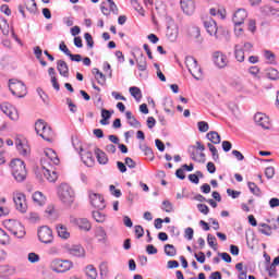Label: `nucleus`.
<instances>
[{
    "label": "nucleus",
    "mask_w": 279,
    "mask_h": 279,
    "mask_svg": "<svg viewBox=\"0 0 279 279\" xmlns=\"http://www.w3.org/2000/svg\"><path fill=\"white\" fill-rule=\"evenodd\" d=\"M44 154L45 157H43L40 161L44 177L48 182H56V180H58V172L53 167L60 165V158H58L56 150L51 148H47Z\"/></svg>",
    "instance_id": "obj_1"
},
{
    "label": "nucleus",
    "mask_w": 279,
    "mask_h": 279,
    "mask_svg": "<svg viewBox=\"0 0 279 279\" xmlns=\"http://www.w3.org/2000/svg\"><path fill=\"white\" fill-rule=\"evenodd\" d=\"M44 154L45 157H43L40 161L44 177L48 182H56V180H58V172L53 167L60 165V158H58L56 150L51 148H47Z\"/></svg>",
    "instance_id": "obj_2"
},
{
    "label": "nucleus",
    "mask_w": 279,
    "mask_h": 279,
    "mask_svg": "<svg viewBox=\"0 0 279 279\" xmlns=\"http://www.w3.org/2000/svg\"><path fill=\"white\" fill-rule=\"evenodd\" d=\"M58 197L62 204H65V206H71V204L75 202V191H73L71 185L62 183L58 187Z\"/></svg>",
    "instance_id": "obj_3"
},
{
    "label": "nucleus",
    "mask_w": 279,
    "mask_h": 279,
    "mask_svg": "<svg viewBox=\"0 0 279 279\" xmlns=\"http://www.w3.org/2000/svg\"><path fill=\"white\" fill-rule=\"evenodd\" d=\"M12 175L16 182H24L27 178V169L25 168V161L21 159H13L11 161Z\"/></svg>",
    "instance_id": "obj_4"
},
{
    "label": "nucleus",
    "mask_w": 279,
    "mask_h": 279,
    "mask_svg": "<svg viewBox=\"0 0 279 279\" xmlns=\"http://www.w3.org/2000/svg\"><path fill=\"white\" fill-rule=\"evenodd\" d=\"M50 269L56 274H66V271L73 269V262L56 258L50 263Z\"/></svg>",
    "instance_id": "obj_5"
},
{
    "label": "nucleus",
    "mask_w": 279,
    "mask_h": 279,
    "mask_svg": "<svg viewBox=\"0 0 279 279\" xmlns=\"http://www.w3.org/2000/svg\"><path fill=\"white\" fill-rule=\"evenodd\" d=\"M9 89L12 95L19 98H23L27 95V86H25V83L15 78L9 80Z\"/></svg>",
    "instance_id": "obj_6"
},
{
    "label": "nucleus",
    "mask_w": 279,
    "mask_h": 279,
    "mask_svg": "<svg viewBox=\"0 0 279 279\" xmlns=\"http://www.w3.org/2000/svg\"><path fill=\"white\" fill-rule=\"evenodd\" d=\"M185 66L189 70V73L194 77V80L202 78V66L197 64V59L194 57H186L185 58Z\"/></svg>",
    "instance_id": "obj_7"
},
{
    "label": "nucleus",
    "mask_w": 279,
    "mask_h": 279,
    "mask_svg": "<svg viewBox=\"0 0 279 279\" xmlns=\"http://www.w3.org/2000/svg\"><path fill=\"white\" fill-rule=\"evenodd\" d=\"M5 228L13 236H16V239H23V236H25V227H23L20 221L9 220L5 223Z\"/></svg>",
    "instance_id": "obj_8"
},
{
    "label": "nucleus",
    "mask_w": 279,
    "mask_h": 279,
    "mask_svg": "<svg viewBox=\"0 0 279 279\" xmlns=\"http://www.w3.org/2000/svg\"><path fill=\"white\" fill-rule=\"evenodd\" d=\"M132 56L135 58L138 71H147V57H145L143 50L138 47H135L133 48Z\"/></svg>",
    "instance_id": "obj_9"
},
{
    "label": "nucleus",
    "mask_w": 279,
    "mask_h": 279,
    "mask_svg": "<svg viewBox=\"0 0 279 279\" xmlns=\"http://www.w3.org/2000/svg\"><path fill=\"white\" fill-rule=\"evenodd\" d=\"M0 110L11 119V121H19V110L16 107L12 106L10 102L0 104Z\"/></svg>",
    "instance_id": "obj_10"
},
{
    "label": "nucleus",
    "mask_w": 279,
    "mask_h": 279,
    "mask_svg": "<svg viewBox=\"0 0 279 279\" xmlns=\"http://www.w3.org/2000/svg\"><path fill=\"white\" fill-rule=\"evenodd\" d=\"M13 202L15 204L16 210L20 213H27V199L25 194L17 192L13 194Z\"/></svg>",
    "instance_id": "obj_11"
},
{
    "label": "nucleus",
    "mask_w": 279,
    "mask_h": 279,
    "mask_svg": "<svg viewBox=\"0 0 279 279\" xmlns=\"http://www.w3.org/2000/svg\"><path fill=\"white\" fill-rule=\"evenodd\" d=\"M38 239L41 243L46 245L49 243H53V231L47 226L41 227L38 230Z\"/></svg>",
    "instance_id": "obj_12"
},
{
    "label": "nucleus",
    "mask_w": 279,
    "mask_h": 279,
    "mask_svg": "<svg viewBox=\"0 0 279 279\" xmlns=\"http://www.w3.org/2000/svg\"><path fill=\"white\" fill-rule=\"evenodd\" d=\"M89 202L90 205L98 210H104V208H106V201L104 199V196H101V194L89 192Z\"/></svg>",
    "instance_id": "obj_13"
},
{
    "label": "nucleus",
    "mask_w": 279,
    "mask_h": 279,
    "mask_svg": "<svg viewBox=\"0 0 279 279\" xmlns=\"http://www.w3.org/2000/svg\"><path fill=\"white\" fill-rule=\"evenodd\" d=\"M65 250L70 256H74L76 258H84V256H86V251L80 244L66 245Z\"/></svg>",
    "instance_id": "obj_14"
},
{
    "label": "nucleus",
    "mask_w": 279,
    "mask_h": 279,
    "mask_svg": "<svg viewBox=\"0 0 279 279\" xmlns=\"http://www.w3.org/2000/svg\"><path fill=\"white\" fill-rule=\"evenodd\" d=\"M70 223L77 226L80 230H84L85 232H89L90 228H93V225H90V221H88L86 218L71 217Z\"/></svg>",
    "instance_id": "obj_15"
},
{
    "label": "nucleus",
    "mask_w": 279,
    "mask_h": 279,
    "mask_svg": "<svg viewBox=\"0 0 279 279\" xmlns=\"http://www.w3.org/2000/svg\"><path fill=\"white\" fill-rule=\"evenodd\" d=\"M214 63L218 69H226L228 66V56L221 51H216L213 53Z\"/></svg>",
    "instance_id": "obj_16"
},
{
    "label": "nucleus",
    "mask_w": 279,
    "mask_h": 279,
    "mask_svg": "<svg viewBox=\"0 0 279 279\" xmlns=\"http://www.w3.org/2000/svg\"><path fill=\"white\" fill-rule=\"evenodd\" d=\"M203 25L209 36H215L217 38V22H215L213 17H207L206 20H204Z\"/></svg>",
    "instance_id": "obj_17"
},
{
    "label": "nucleus",
    "mask_w": 279,
    "mask_h": 279,
    "mask_svg": "<svg viewBox=\"0 0 279 279\" xmlns=\"http://www.w3.org/2000/svg\"><path fill=\"white\" fill-rule=\"evenodd\" d=\"M181 10L187 16L195 13V0H180Z\"/></svg>",
    "instance_id": "obj_18"
},
{
    "label": "nucleus",
    "mask_w": 279,
    "mask_h": 279,
    "mask_svg": "<svg viewBox=\"0 0 279 279\" xmlns=\"http://www.w3.org/2000/svg\"><path fill=\"white\" fill-rule=\"evenodd\" d=\"M245 19H247V11L245 9H238L233 14L232 21L234 25H243Z\"/></svg>",
    "instance_id": "obj_19"
},
{
    "label": "nucleus",
    "mask_w": 279,
    "mask_h": 279,
    "mask_svg": "<svg viewBox=\"0 0 279 279\" xmlns=\"http://www.w3.org/2000/svg\"><path fill=\"white\" fill-rule=\"evenodd\" d=\"M254 121L256 125H259L264 130H269V117L264 113H256L254 116Z\"/></svg>",
    "instance_id": "obj_20"
},
{
    "label": "nucleus",
    "mask_w": 279,
    "mask_h": 279,
    "mask_svg": "<svg viewBox=\"0 0 279 279\" xmlns=\"http://www.w3.org/2000/svg\"><path fill=\"white\" fill-rule=\"evenodd\" d=\"M81 159L86 165V167H93L95 165V157H93V151H85L81 154Z\"/></svg>",
    "instance_id": "obj_21"
},
{
    "label": "nucleus",
    "mask_w": 279,
    "mask_h": 279,
    "mask_svg": "<svg viewBox=\"0 0 279 279\" xmlns=\"http://www.w3.org/2000/svg\"><path fill=\"white\" fill-rule=\"evenodd\" d=\"M112 114H114V110H107L101 109V120L100 125H110V119L112 118Z\"/></svg>",
    "instance_id": "obj_22"
},
{
    "label": "nucleus",
    "mask_w": 279,
    "mask_h": 279,
    "mask_svg": "<svg viewBox=\"0 0 279 279\" xmlns=\"http://www.w3.org/2000/svg\"><path fill=\"white\" fill-rule=\"evenodd\" d=\"M57 69L62 77H69V64H66V61L59 60L57 62Z\"/></svg>",
    "instance_id": "obj_23"
},
{
    "label": "nucleus",
    "mask_w": 279,
    "mask_h": 279,
    "mask_svg": "<svg viewBox=\"0 0 279 279\" xmlns=\"http://www.w3.org/2000/svg\"><path fill=\"white\" fill-rule=\"evenodd\" d=\"M95 156L99 165H108V155L100 148H95Z\"/></svg>",
    "instance_id": "obj_24"
},
{
    "label": "nucleus",
    "mask_w": 279,
    "mask_h": 279,
    "mask_svg": "<svg viewBox=\"0 0 279 279\" xmlns=\"http://www.w3.org/2000/svg\"><path fill=\"white\" fill-rule=\"evenodd\" d=\"M234 57L238 62H245V51L243 50V46H234Z\"/></svg>",
    "instance_id": "obj_25"
},
{
    "label": "nucleus",
    "mask_w": 279,
    "mask_h": 279,
    "mask_svg": "<svg viewBox=\"0 0 279 279\" xmlns=\"http://www.w3.org/2000/svg\"><path fill=\"white\" fill-rule=\"evenodd\" d=\"M41 138H44V141H47L48 143H51V141H53V130H51V126L47 125L43 132L40 133Z\"/></svg>",
    "instance_id": "obj_26"
},
{
    "label": "nucleus",
    "mask_w": 279,
    "mask_h": 279,
    "mask_svg": "<svg viewBox=\"0 0 279 279\" xmlns=\"http://www.w3.org/2000/svg\"><path fill=\"white\" fill-rule=\"evenodd\" d=\"M57 232H58V236H60V239L66 240V239L71 238V233L69 232V229L64 225H58Z\"/></svg>",
    "instance_id": "obj_27"
},
{
    "label": "nucleus",
    "mask_w": 279,
    "mask_h": 279,
    "mask_svg": "<svg viewBox=\"0 0 279 279\" xmlns=\"http://www.w3.org/2000/svg\"><path fill=\"white\" fill-rule=\"evenodd\" d=\"M93 75H95V80L97 81L98 84H100V86H104V84H106V75L104 73H101V71H99V69L94 68L92 70Z\"/></svg>",
    "instance_id": "obj_28"
},
{
    "label": "nucleus",
    "mask_w": 279,
    "mask_h": 279,
    "mask_svg": "<svg viewBox=\"0 0 279 279\" xmlns=\"http://www.w3.org/2000/svg\"><path fill=\"white\" fill-rule=\"evenodd\" d=\"M206 138L210 141L214 145H219L221 143V136L217 131H210L209 133L206 134Z\"/></svg>",
    "instance_id": "obj_29"
},
{
    "label": "nucleus",
    "mask_w": 279,
    "mask_h": 279,
    "mask_svg": "<svg viewBox=\"0 0 279 279\" xmlns=\"http://www.w3.org/2000/svg\"><path fill=\"white\" fill-rule=\"evenodd\" d=\"M15 145H16V149H17L19 154H21V156H27V154H29V146H27L26 144H23V142H21V140H16Z\"/></svg>",
    "instance_id": "obj_30"
},
{
    "label": "nucleus",
    "mask_w": 279,
    "mask_h": 279,
    "mask_svg": "<svg viewBox=\"0 0 279 279\" xmlns=\"http://www.w3.org/2000/svg\"><path fill=\"white\" fill-rule=\"evenodd\" d=\"M95 236L99 241V243H104L106 241V230L102 227H97L95 230Z\"/></svg>",
    "instance_id": "obj_31"
},
{
    "label": "nucleus",
    "mask_w": 279,
    "mask_h": 279,
    "mask_svg": "<svg viewBox=\"0 0 279 279\" xmlns=\"http://www.w3.org/2000/svg\"><path fill=\"white\" fill-rule=\"evenodd\" d=\"M258 232L265 234V236H271V226L263 222L258 225Z\"/></svg>",
    "instance_id": "obj_32"
},
{
    "label": "nucleus",
    "mask_w": 279,
    "mask_h": 279,
    "mask_svg": "<svg viewBox=\"0 0 279 279\" xmlns=\"http://www.w3.org/2000/svg\"><path fill=\"white\" fill-rule=\"evenodd\" d=\"M247 186H248V190L251 191V193L253 195H255L256 197H260L263 195L260 187H258V185H256V183L247 182Z\"/></svg>",
    "instance_id": "obj_33"
},
{
    "label": "nucleus",
    "mask_w": 279,
    "mask_h": 279,
    "mask_svg": "<svg viewBox=\"0 0 279 279\" xmlns=\"http://www.w3.org/2000/svg\"><path fill=\"white\" fill-rule=\"evenodd\" d=\"M85 274L88 279H97V268L93 265L85 268Z\"/></svg>",
    "instance_id": "obj_34"
},
{
    "label": "nucleus",
    "mask_w": 279,
    "mask_h": 279,
    "mask_svg": "<svg viewBox=\"0 0 279 279\" xmlns=\"http://www.w3.org/2000/svg\"><path fill=\"white\" fill-rule=\"evenodd\" d=\"M25 8L31 14H36L38 10L35 0H25Z\"/></svg>",
    "instance_id": "obj_35"
},
{
    "label": "nucleus",
    "mask_w": 279,
    "mask_h": 279,
    "mask_svg": "<svg viewBox=\"0 0 279 279\" xmlns=\"http://www.w3.org/2000/svg\"><path fill=\"white\" fill-rule=\"evenodd\" d=\"M209 14L211 16H218V19H221L223 21V19H226V9H215V8H211L209 10Z\"/></svg>",
    "instance_id": "obj_36"
},
{
    "label": "nucleus",
    "mask_w": 279,
    "mask_h": 279,
    "mask_svg": "<svg viewBox=\"0 0 279 279\" xmlns=\"http://www.w3.org/2000/svg\"><path fill=\"white\" fill-rule=\"evenodd\" d=\"M46 199L47 198H45V195L43 194V192H35L33 194V201L35 202V204H38V206H43Z\"/></svg>",
    "instance_id": "obj_37"
},
{
    "label": "nucleus",
    "mask_w": 279,
    "mask_h": 279,
    "mask_svg": "<svg viewBox=\"0 0 279 279\" xmlns=\"http://www.w3.org/2000/svg\"><path fill=\"white\" fill-rule=\"evenodd\" d=\"M129 90H130L132 97H134V99H136L137 101H140V99L143 98V94L141 92V88H138L136 86H133V87H130Z\"/></svg>",
    "instance_id": "obj_38"
},
{
    "label": "nucleus",
    "mask_w": 279,
    "mask_h": 279,
    "mask_svg": "<svg viewBox=\"0 0 279 279\" xmlns=\"http://www.w3.org/2000/svg\"><path fill=\"white\" fill-rule=\"evenodd\" d=\"M235 269L239 271V275H238L239 279H247V271L243 270V263H238L235 265Z\"/></svg>",
    "instance_id": "obj_39"
},
{
    "label": "nucleus",
    "mask_w": 279,
    "mask_h": 279,
    "mask_svg": "<svg viewBox=\"0 0 279 279\" xmlns=\"http://www.w3.org/2000/svg\"><path fill=\"white\" fill-rule=\"evenodd\" d=\"M165 254L166 256H175V254H178V251L175 250V246H173V244H166Z\"/></svg>",
    "instance_id": "obj_40"
},
{
    "label": "nucleus",
    "mask_w": 279,
    "mask_h": 279,
    "mask_svg": "<svg viewBox=\"0 0 279 279\" xmlns=\"http://www.w3.org/2000/svg\"><path fill=\"white\" fill-rule=\"evenodd\" d=\"M47 128V124L44 120H37V123H35V132L40 136V133Z\"/></svg>",
    "instance_id": "obj_41"
},
{
    "label": "nucleus",
    "mask_w": 279,
    "mask_h": 279,
    "mask_svg": "<svg viewBox=\"0 0 279 279\" xmlns=\"http://www.w3.org/2000/svg\"><path fill=\"white\" fill-rule=\"evenodd\" d=\"M0 29L3 34V36H9L10 35V24H8V21L2 20L0 22Z\"/></svg>",
    "instance_id": "obj_42"
},
{
    "label": "nucleus",
    "mask_w": 279,
    "mask_h": 279,
    "mask_svg": "<svg viewBox=\"0 0 279 279\" xmlns=\"http://www.w3.org/2000/svg\"><path fill=\"white\" fill-rule=\"evenodd\" d=\"M266 271H268L269 278H278V269H276V265L270 264L266 267Z\"/></svg>",
    "instance_id": "obj_43"
},
{
    "label": "nucleus",
    "mask_w": 279,
    "mask_h": 279,
    "mask_svg": "<svg viewBox=\"0 0 279 279\" xmlns=\"http://www.w3.org/2000/svg\"><path fill=\"white\" fill-rule=\"evenodd\" d=\"M99 269H100V277L104 278H108V274H109V268H108V264L106 262H102L99 265Z\"/></svg>",
    "instance_id": "obj_44"
},
{
    "label": "nucleus",
    "mask_w": 279,
    "mask_h": 279,
    "mask_svg": "<svg viewBox=\"0 0 279 279\" xmlns=\"http://www.w3.org/2000/svg\"><path fill=\"white\" fill-rule=\"evenodd\" d=\"M266 76L268 77V80H278L279 75H278V70L270 68L266 71Z\"/></svg>",
    "instance_id": "obj_45"
},
{
    "label": "nucleus",
    "mask_w": 279,
    "mask_h": 279,
    "mask_svg": "<svg viewBox=\"0 0 279 279\" xmlns=\"http://www.w3.org/2000/svg\"><path fill=\"white\" fill-rule=\"evenodd\" d=\"M93 219H95L97 223H104V221H106V215L101 211H93Z\"/></svg>",
    "instance_id": "obj_46"
},
{
    "label": "nucleus",
    "mask_w": 279,
    "mask_h": 279,
    "mask_svg": "<svg viewBox=\"0 0 279 279\" xmlns=\"http://www.w3.org/2000/svg\"><path fill=\"white\" fill-rule=\"evenodd\" d=\"M140 149L145 154V156H148L149 158H154V150L146 144L140 145Z\"/></svg>",
    "instance_id": "obj_47"
},
{
    "label": "nucleus",
    "mask_w": 279,
    "mask_h": 279,
    "mask_svg": "<svg viewBox=\"0 0 279 279\" xmlns=\"http://www.w3.org/2000/svg\"><path fill=\"white\" fill-rule=\"evenodd\" d=\"M207 243L209 247H213V250L217 251V238H215V235L209 233L207 235Z\"/></svg>",
    "instance_id": "obj_48"
},
{
    "label": "nucleus",
    "mask_w": 279,
    "mask_h": 279,
    "mask_svg": "<svg viewBox=\"0 0 279 279\" xmlns=\"http://www.w3.org/2000/svg\"><path fill=\"white\" fill-rule=\"evenodd\" d=\"M161 209L165 210V213H173V204L169 201H163Z\"/></svg>",
    "instance_id": "obj_49"
},
{
    "label": "nucleus",
    "mask_w": 279,
    "mask_h": 279,
    "mask_svg": "<svg viewBox=\"0 0 279 279\" xmlns=\"http://www.w3.org/2000/svg\"><path fill=\"white\" fill-rule=\"evenodd\" d=\"M266 60H268L269 64H274L276 62V54L269 50H266L264 53Z\"/></svg>",
    "instance_id": "obj_50"
},
{
    "label": "nucleus",
    "mask_w": 279,
    "mask_h": 279,
    "mask_svg": "<svg viewBox=\"0 0 279 279\" xmlns=\"http://www.w3.org/2000/svg\"><path fill=\"white\" fill-rule=\"evenodd\" d=\"M190 36H192V38H199V36H202V31L199 29V27L193 26L190 29Z\"/></svg>",
    "instance_id": "obj_51"
},
{
    "label": "nucleus",
    "mask_w": 279,
    "mask_h": 279,
    "mask_svg": "<svg viewBox=\"0 0 279 279\" xmlns=\"http://www.w3.org/2000/svg\"><path fill=\"white\" fill-rule=\"evenodd\" d=\"M84 38L86 40L87 47H89V49H93V47H95V41L93 40V35H90L89 33H85Z\"/></svg>",
    "instance_id": "obj_52"
},
{
    "label": "nucleus",
    "mask_w": 279,
    "mask_h": 279,
    "mask_svg": "<svg viewBox=\"0 0 279 279\" xmlns=\"http://www.w3.org/2000/svg\"><path fill=\"white\" fill-rule=\"evenodd\" d=\"M265 175L268 180H271L276 175V169L274 167H267L265 170Z\"/></svg>",
    "instance_id": "obj_53"
},
{
    "label": "nucleus",
    "mask_w": 279,
    "mask_h": 279,
    "mask_svg": "<svg viewBox=\"0 0 279 279\" xmlns=\"http://www.w3.org/2000/svg\"><path fill=\"white\" fill-rule=\"evenodd\" d=\"M135 234H136V239H143V236L145 235V230L143 229V226L141 225L135 226Z\"/></svg>",
    "instance_id": "obj_54"
},
{
    "label": "nucleus",
    "mask_w": 279,
    "mask_h": 279,
    "mask_svg": "<svg viewBox=\"0 0 279 279\" xmlns=\"http://www.w3.org/2000/svg\"><path fill=\"white\" fill-rule=\"evenodd\" d=\"M197 126L201 132H208V130H210V126L208 125V122H206V121H199L197 123Z\"/></svg>",
    "instance_id": "obj_55"
},
{
    "label": "nucleus",
    "mask_w": 279,
    "mask_h": 279,
    "mask_svg": "<svg viewBox=\"0 0 279 279\" xmlns=\"http://www.w3.org/2000/svg\"><path fill=\"white\" fill-rule=\"evenodd\" d=\"M131 4L138 14H143L144 10L143 7H141V3H138V0H131Z\"/></svg>",
    "instance_id": "obj_56"
},
{
    "label": "nucleus",
    "mask_w": 279,
    "mask_h": 279,
    "mask_svg": "<svg viewBox=\"0 0 279 279\" xmlns=\"http://www.w3.org/2000/svg\"><path fill=\"white\" fill-rule=\"evenodd\" d=\"M124 165H126L129 169H136V161H134V159H132L131 157H126L124 159Z\"/></svg>",
    "instance_id": "obj_57"
},
{
    "label": "nucleus",
    "mask_w": 279,
    "mask_h": 279,
    "mask_svg": "<svg viewBox=\"0 0 279 279\" xmlns=\"http://www.w3.org/2000/svg\"><path fill=\"white\" fill-rule=\"evenodd\" d=\"M28 262L29 263H39L40 262V255L36 253H29L28 254Z\"/></svg>",
    "instance_id": "obj_58"
},
{
    "label": "nucleus",
    "mask_w": 279,
    "mask_h": 279,
    "mask_svg": "<svg viewBox=\"0 0 279 279\" xmlns=\"http://www.w3.org/2000/svg\"><path fill=\"white\" fill-rule=\"evenodd\" d=\"M197 209L202 215H208L210 213V208H208L206 204H198Z\"/></svg>",
    "instance_id": "obj_59"
},
{
    "label": "nucleus",
    "mask_w": 279,
    "mask_h": 279,
    "mask_svg": "<svg viewBox=\"0 0 279 279\" xmlns=\"http://www.w3.org/2000/svg\"><path fill=\"white\" fill-rule=\"evenodd\" d=\"M8 240H9L8 233H5V231H3V229L0 228V243L2 245H5V243H8Z\"/></svg>",
    "instance_id": "obj_60"
},
{
    "label": "nucleus",
    "mask_w": 279,
    "mask_h": 279,
    "mask_svg": "<svg viewBox=\"0 0 279 279\" xmlns=\"http://www.w3.org/2000/svg\"><path fill=\"white\" fill-rule=\"evenodd\" d=\"M66 104L69 106L70 112L75 114V112H77V106L73 104V100H71V98H66Z\"/></svg>",
    "instance_id": "obj_61"
},
{
    "label": "nucleus",
    "mask_w": 279,
    "mask_h": 279,
    "mask_svg": "<svg viewBox=\"0 0 279 279\" xmlns=\"http://www.w3.org/2000/svg\"><path fill=\"white\" fill-rule=\"evenodd\" d=\"M231 86L238 92L243 90V82L241 81H232Z\"/></svg>",
    "instance_id": "obj_62"
},
{
    "label": "nucleus",
    "mask_w": 279,
    "mask_h": 279,
    "mask_svg": "<svg viewBox=\"0 0 279 279\" xmlns=\"http://www.w3.org/2000/svg\"><path fill=\"white\" fill-rule=\"evenodd\" d=\"M193 234H194L193 228L189 227L185 229L184 236L185 239H187V241H193Z\"/></svg>",
    "instance_id": "obj_63"
},
{
    "label": "nucleus",
    "mask_w": 279,
    "mask_h": 279,
    "mask_svg": "<svg viewBox=\"0 0 279 279\" xmlns=\"http://www.w3.org/2000/svg\"><path fill=\"white\" fill-rule=\"evenodd\" d=\"M227 194L232 197V199H236L240 195H241V192L239 191H235V190H232V189H228L227 190Z\"/></svg>",
    "instance_id": "obj_64"
}]
</instances>
